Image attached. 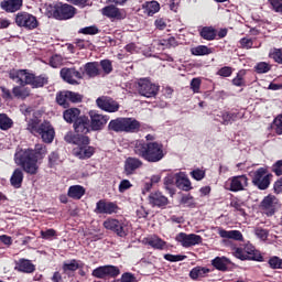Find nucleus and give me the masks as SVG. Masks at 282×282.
<instances>
[{
    "instance_id": "79ce46f5",
    "label": "nucleus",
    "mask_w": 282,
    "mask_h": 282,
    "mask_svg": "<svg viewBox=\"0 0 282 282\" xmlns=\"http://www.w3.org/2000/svg\"><path fill=\"white\" fill-rule=\"evenodd\" d=\"M237 112H223L221 118H223V124H232V122L237 121Z\"/></svg>"
},
{
    "instance_id": "20e7f679",
    "label": "nucleus",
    "mask_w": 282,
    "mask_h": 282,
    "mask_svg": "<svg viewBox=\"0 0 282 282\" xmlns=\"http://www.w3.org/2000/svg\"><path fill=\"white\" fill-rule=\"evenodd\" d=\"M9 78L20 85L25 87V85H31L33 88L44 87L47 85V77L35 76L34 74L28 72V69H12L9 72Z\"/></svg>"
},
{
    "instance_id": "6e6d98bb",
    "label": "nucleus",
    "mask_w": 282,
    "mask_h": 282,
    "mask_svg": "<svg viewBox=\"0 0 282 282\" xmlns=\"http://www.w3.org/2000/svg\"><path fill=\"white\" fill-rule=\"evenodd\" d=\"M273 128L278 135H282V115H279L273 121Z\"/></svg>"
},
{
    "instance_id": "8fccbe9b",
    "label": "nucleus",
    "mask_w": 282,
    "mask_h": 282,
    "mask_svg": "<svg viewBox=\"0 0 282 282\" xmlns=\"http://www.w3.org/2000/svg\"><path fill=\"white\" fill-rule=\"evenodd\" d=\"M104 269L106 271V276L116 278V276L120 275V269H118V267L104 265Z\"/></svg>"
},
{
    "instance_id": "774afa93",
    "label": "nucleus",
    "mask_w": 282,
    "mask_h": 282,
    "mask_svg": "<svg viewBox=\"0 0 282 282\" xmlns=\"http://www.w3.org/2000/svg\"><path fill=\"white\" fill-rule=\"evenodd\" d=\"M272 171H273V173H275V175H282V160L276 161L273 164Z\"/></svg>"
},
{
    "instance_id": "bf43d9fd",
    "label": "nucleus",
    "mask_w": 282,
    "mask_h": 282,
    "mask_svg": "<svg viewBox=\"0 0 282 282\" xmlns=\"http://www.w3.org/2000/svg\"><path fill=\"white\" fill-rule=\"evenodd\" d=\"M164 259L166 261H171L172 263H175L177 261H184L186 259V256H181V254L174 256V254H171V253H166L164 256Z\"/></svg>"
},
{
    "instance_id": "c756f323",
    "label": "nucleus",
    "mask_w": 282,
    "mask_h": 282,
    "mask_svg": "<svg viewBox=\"0 0 282 282\" xmlns=\"http://www.w3.org/2000/svg\"><path fill=\"white\" fill-rule=\"evenodd\" d=\"M63 118L68 123H75L80 118V110L78 108H69L64 111Z\"/></svg>"
},
{
    "instance_id": "9b49d317",
    "label": "nucleus",
    "mask_w": 282,
    "mask_h": 282,
    "mask_svg": "<svg viewBox=\"0 0 282 282\" xmlns=\"http://www.w3.org/2000/svg\"><path fill=\"white\" fill-rule=\"evenodd\" d=\"M102 17H107L111 21H122L127 19V11L124 9L117 8L116 4H108L101 9Z\"/></svg>"
},
{
    "instance_id": "a211bd4d",
    "label": "nucleus",
    "mask_w": 282,
    "mask_h": 282,
    "mask_svg": "<svg viewBox=\"0 0 282 282\" xmlns=\"http://www.w3.org/2000/svg\"><path fill=\"white\" fill-rule=\"evenodd\" d=\"M142 241L145 246H150L154 250H165L166 248V241L162 240V238L158 236H149L143 238Z\"/></svg>"
},
{
    "instance_id": "423d86ee",
    "label": "nucleus",
    "mask_w": 282,
    "mask_h": 282,
    "mask_svg": "<svg viewBox=\"0 0 282 282\" xmlns=\"http://www.w3.org/2000/svg\"><path fill=\"white\" fill-rule=\"evenodd\" d=\"M104 228L111 230L118 237H127L129 235V221L124 219L108 218L104 221Z\"/></svg>"
},
{
    "instance_id": "2eb2a0df",
    "label": "nucleus",
    "mask_w": 282,
    "mask_h": 282,
    "mask_svg": "<svg viewBox=\"0 0 282 282\" xmlns=\"http://www.w3.org/2000/svg\"><path fill=\"white\" fill-rule=\"evenodd\" d=\"M96 102L99 109H102V111H107L108 113H116V111L120 109V104L109 97H99Z\"/></svg>"
},
{
    "instance_id": "ddd939ff",
    "label": "nucleus",
    "mask_w": 282,
    "mask_h": 282,
    "mask_svg": "<svg viewBox=\"0 0 282 282\" xmlns=\"http://www.w3.org/2000/svg\"><path fill=\"white\" fill-rule=\"evenodd\" d=\"M120 210V207L113 202H107L105 199H100L96 204L95 213L97 215H115Z\"/></svg>"
},
{
    "instance_id": "58836bf2",
    "label": "nucleus",
    "mask_w": 282,
    "mask_h": 282,
    "mask_svg": "<svg viewBox=\"0 0 282 282\" xmlns=\"http://www.w3.org/2000/svg\"><path fill=\"white\" fill-rule=\"evenodd\" d=\"M56 102L64 107V109H67L69 107V97L67 95V90L61 91L56 95Z\"/></svg>"
},
{
    "instance_id": "5fc2aeb1",
    "label": "nucleus",
    "mask_w": 282,
    "mask_h": 282,
    "mask_svg": "<svg viewBox=\"0 0 282 282\" xmlns=\"http://www.w3.org/2000/svg\"><path fill=\"white\" fill-rule=\"evenodd\" d=\"M100 67H101L102 72L106 74H110L111 72H113V65L111 64V61H109V59L101 61Z\"/></svg>"
},
{
    "instance_id": "f8f14e48",
    "label": "nucleus",
    "mask_w": 282,
    "mask_h": 282,
    "mask_svg": "<svg viewBox=\"0 0 282 282\" xmlns=\"http://www.w3.org/2000/svg\"><path fill=\"white\" fill-rule=\"evenodd\" d=\"M90 117V129L93 131H102L105 127L107 126V122H109V116L107 115H100L95 110L89 111Z\"/></svg>"
},
{
    "instance_id": "7ed1b4c3",
    "label": "nucleus",
    "mask_w": 282,
    "mask_h": 282,
    "mask_svg": "<svg viewBox=\"0 0 282 282\" xmlns=\"http://www.w3.org/2000/svg\"><path fill=\"white\" fill-rule=\"evenodd\" d=\"M134 153L145 160V162H160L164 159V145L158 141L144 142L135 141L134 142Z\"/></svg>"
},
{
    "instance_id": "de8ad7c7",
    "label": "nucleus",
    "mask_w": 282,
    "mask_h": 282,
    "mask_svg": "<svg viewBox=\"0 0 282 282\" xmlns=\"http://www.w3.org/2000/svg\"><path fill=\"white\" fill-rule=\"evenodd\" d=\"M269 265L272 270H282V259L274 256L269 259Z\"/></svg>"
},
{
    "instance_id": "09e8293b",
    "label": "nucleus",
    "mask_w": 282,
    "mask_h": 282,
    "mask_svg": "<svg viewBox=\"0 0 282 282\" xmlns=\"http://www.w3.org/2000/svg\"><path fill=\"white\" fill-rule=\"evenodd\" d=\"M64 61L65 59L63 58V55L55 54V55L51 56L50 65H51V67H54V68L61 67V65H63Z\"/></svg>"
},
{
    "instance_id": "0e129e2a",
    "label": "nucleus",
    "mask_w": 282,
    "mask_h": 282,
    "mask_svg": "<svg viewBox=\"0 0 282 282\" xmlns=\"http://www.w3.org/2000/svg\"><path fill=\"white\" fill-rule=\"evenodd\" d=\"M93 276H96V279H105L107 276V273L105 271V267H99L93 271Z\"/></svg>"
},
{
    "instance_id": "cd10ccee",
    "label": "nucleus",
    "mask_w": 282,
    "mask_h": 282,
    "mask_svg": "<svg viewBox=\"0 0 282 282\" xmlns=\"http://www.w3.org/2000/svg\"><path fill=\"white\" fill-rule=\"evenodd\" d=\"M84 72L89 78H96V76H100V68L98 67V62H89L85 64Z\"/></svg>"
},
{
    "instance_id": "b1692460",
    "label": "nucleus",
    "mask_w": 282,
    "mask_h": 282,
    "mask_svg": "<svg viewBox=\"0 0 282 282\" xmlns=\"http://www.w3.org/2000/svg\"><path fill=\"white\" fill-rule=\"evenodd\" d=\"M176 186L181 191H191L193 188L191 180L184 172L176 173Z\"/></svg>"
},
{
    "instance_id": "13d9d810",
    "label": "nucleus",
    "mask_w": 282,
    "mask_h": 282,
    "mask_svg": "<svg viewBox=\"0 0 282 282\" xmlns=\"http://www.w3.org/2000/svg\"><path fill=\"white\" fill-rule=\"evenodd\" d=\"M234 256L240 261H248V256H246V250L243 248H236L234 250Z\"/></svg>"
},
{
    "instance_id": "864d4df0",
    "label": "nucleus",
    "mask_w": 282,
    "mask_h": 282,
    "mask_svg": "<svg viewBox=\"0 0 282 282\" xmlns=\"http://www.w3.org/2000/svg\"><path fill=\"white\" fill-rule=\"evenodd\" d=\"M270 56L271 58H273L275 63H279V65H282V48H274L270 53Z\"/></svg>"
},
{
    "instance_id": "412c9836",
    "label": "nucleus",
    "mask_w": 282,
    "mask_h": 282,
    "mask_svg": "<svg viewBox=\"0 0 282 282\" xmlns=\"http://www.w3.org/2000/svg\"><path fill=\"white\" fill-rule=\"evenodd\" d=\"M149 202L151 206H156L158 208H162L169 204V198L164 196L160 192H153L149 195Z\"/></svg>"
},
{
    "instance_id": "f3484780",
    "label": "nucleus",
    "mask_w": 282,
    "mask_h": 282,
    "mask_svg": "<svg viewBox=\"0 0 282 282\" xmlns=\"http://www.w3.org/2000/svg\"><path fill=\"white\" fill-rule=\"evenodd\" d=\"M65 142L68 144H76L80 147V144H89V137L83 134H74V132H67L64 137Z\"/></svg>"
},
{
    "instance_id": "ea45409f",
    "label": "nucleus",
    "mask_w": 282,
    "mask_h": 282,
    "mask_svg": "<svg viewBox=\"0 0 282 282\" xmlns=\"http://www.w3.org/2000/svg\"><path fill=\"white\" fill-rule=\"evenodd\" d=\"M192 54L194 56H208V54H213V48H208L206 45H199L192 48Z\"/></svg>"
},
{
    "instance_id": "e2e57ef3",
    "label": "nucleus",
    "mask_w": 282,
    "mask_h": 282,
    "mask_svg": "<svg viewBox=\"0 0 282 282\" xmlns=\"http://www.w3.org/2000/svg\"><path fill=\"white\" fill-rule=\"evenodd\" d=\"M254 235H256V237H258V239H261V241H265V239H268L269 232L267 229L256 228Z\"/></svg>"
},
{
    "instance_id": "9d476101",
    "label": "nucleus",
    "mask_w": 282,
    "mask_h": 282,
    "mask_svg": "<svg viewBox=\"0 0 282 282\" xmlns=\"http://www.w3.org/2000/svg\"><path fill=\"white\" fill-rule=\"evenodd\" d=\"M138 91L141 96H144L145 98H154V96H158L160 87L151 83V80L143 78L140 79L138 83Z\"/></svg>"
},
{
    "instance_id": "72a5a7b5",
    "label": "nucleus",
    "mask_w": 282,
    "mask_h": 282,
    "mask_svg": "<svg viewBox=\"0 0 282 282\" xmlns=\"http://www.w3.org/2000/svg\"><path fill=\"white\" fill-rule=\"evenodd\" d=\"M11 186L14 188H21V184H23V171L21 169H15L11 178Z\"/></svg>"
},
{
    "instance_id": "338daca9",
    "label": "nucleus",
    "mask_w": 282,
    "mask_h": 282,
    "mask_svg": "<svg viewBox=\"0 0 282 282\" xmlns=\"http://www.w3.org/2000/svg\"><path fill=\"white\" fill-rule=\"evenodd\" d=\"M270 6H272V9L274 12H282V1L281 0H268Z\"/></svg>"
},
{
    "instance_id": "0eeeda50",
    "label": "nucleus",
    "mask_w": 282,
    "mask_h": 282,
    "mask_svg": "<svg viewBox=\"0 0 282 282\" xmlns=\"http://www.w3.org/2000/svg\"><path fill=\"white\" fill-rule=\"evenodd\" d=\"M251 177L253 186H257L260 191H265L270 186L272 174L268 172V167H259L252 172Z\"/></svg>"
},
{
    "instance_id": "1a4fd4ad",
    "label": "nucleus",
    "mask_w": 282,
    "mask_h": 282,
    "mask_svg": "<svg viewBox=\"0 0 282 282\" xmlns=\"http://www.w3.org/2000/svg\"><path fill=\"white\" fill-rule=\"evenodd\" d=\"M62 80L68 83V85H80L79 80H83V73L78 72L76 67H64L59 72Z\"/></svg>"
},
{
    "instance_id": "6e6552de",
    "label": "nucleus",
    "mask_w": 282,
    "mask_h": 282,
    "mask_svg": "<svg viewBox=\"0 0 282 282\" xmlns=\"http://www.w3.org/2000/svg\"><path fill=\"white\" fill-rule=\"evenodd\" d=\"M15 24L18 28H24L25 30H36L39 28V20L28 12H19L15 15Z\"/></svg>"
},
{
    "instance_id": "680f3d73",
    "label": "nucleus",
    "mask_w": 282,
    "mask_h": 282,
    "mask_svg": "<svg viewBox=\"0 0 282 282\" xmlns=\"http://www.w3.org/2000/svg\"><path fill=\"white\" fill-rule=\"evenodd\" d=\"M217 75L223 76L224 78H228L229 76H232V67H230V66L221 67L217 72Z\"/></svg>"
},
{
    "instance_id": "4be33fe9",
    "label": "nucleus",
    "mask_w": 282,
    "mask_h": 282,
    "mask_svg": "<svg viewBox=\"0 0 282 282\" xmlns=\"http://www.w3.org/2000/svg\"><path fill=\"white\" fill-rule=\"evenodd\" d=\"M0 8L6 12H19L23 8V0H3Z\"/></svg>"
},
{
    "instance_id": "37998d69",
    "label": "nucleus",
    "mask_w": 282,
    "mask_h": 282,
    "mask_svg": "<svg viewBox=\"0 0 282 282\" xmlns=\"http://www.w3.org/2000/svg\"><path fill=\"white\" fill-rule=\"evenodd\" d=\"M274 204H276V197L267 196L262 200V208H264L265 210H274Z\"/></svg>"
},
{
    "instance_id": "a19ab883",
    "label": "nucleus",
    "mask_w": 282,
    "mask_h": 282,
    "mask_svg": "<svg viewBox=\"0 0 282 282\" xmlns=\"http://www.w3.org/2000/svg\"><path fill=\"white\" fill-rule=\"evenodd\" d=\"M12 119H10V117H8V115L6 113H0V129L2 131H8V129L12 128Z\"/></svg>"
},
{
    "instance_id": "f03ea898",
    "label": "nucleus",
    "mask_w": 282,
    "mask_h": 282,
    "mask_svg": "<svg viewBox=\"0 0 282 282\" xmlns=\"http://www.w3.org/2000/svg\"><path fill=\"white\" fill-rule=\"evenodd\" d=\"M47 155V149L44 144H35L34 150L18 148L14 153V162L29 175L39 173V162Z\"/></svg>"
},
{
    "instance_id": "052dcab7",
    "label": "nucleus",
    "mask_w": 282,
    "mask_h": 282,
    "mask_svg": "<svg viewBox=\"0 0 282 282\" xmlns=\"http://www.w3.org/2000/svg\"><path fill=\"white\" fill-rule=\"evenodd\" d=\"M202 87L200 78H193L191 82V89L194 94H199V89Z\"/></svg>"
},
{
    "instance_id": "dca6fc26",
    "label": "nucleus",
    "mask_w": 282,
    "mask_h": 282,
    "mask_svg": "<svg viewBox=\"0 0 282 282\" xmlns=\"http://www.w3.org/2000/svg\"><path fill=\"white\" fill-rule=\"evenodd\" d=\"M229 191L231 193H239V191H246L248 186V176L238 175L228 180Z\"/></svg>"
},
{
    "instance_id": "e433bc0d",
    "label": "nucleus",
    "mask_w": 282,
    "mask_h": 282,
    "mask_svg": "<svg viewBox=\"0 0 282 282\" xmlns=\"http://www.w3.org/2000/svg\"><path fill=\"white\" fill-rule=\"evenodd\" d=\"M200 36L202 39H205V41H215V37L217 36V31H215L212 26H204L200 30Z\"/></svg>"
},
{
    "instance_id": "a878e982",
    "label": "nucleus",
    "mask_w": 282,
    "mask_h": 282,
    "mask_svg": "<svg viewBox=\"0 0 282 282\" xmlns=\"http://www.w3.org/2000/svg\"><path fill=\"white\" fill-rule=\"evenodd\" d=\"M140 130V121L133 118H123V133H135Z\"/></svg>"
},
{
    "instance_id": "69168bd1",
    "label": "nucleus",
    "mask_w": 282,
    "mask_h": 282,
    "mask_svg": "<svg viewBox=\"0 0 282 282\" xmlns=\"http://www.w3.org/2000/svg\"><path fill=\"white\" fill-rule=\"evenodd\" d=\"M42 239H52L53 237H56V230L54 229H47L45 231L40 232Z\"/></svg>"
},
{
    "instance_id": "f257e3e1",
    "label": "nucleus",
    "mask_w": 282,
    "mask_h": 282,
    "mask_svg": "<svg viewBox=\"0 0 282 282\" xmlns=\"http://www.w3.org/2000/svg\"><path fill=\"white\" fill-rule=\"evenodd\" d=\"M20 111L25 116L28 122L26 129L30 133L41 135L43 142H46V144L54 141V128L47 121L41 123V111L34 110V108L28 105H21Z\"/></svg>"
},
{
    "instance_id": "49530a36",
    "label": "nucleus",
    "mask_w": 282,
    "mask_h": 282,
    "mask_svg": "<svg viewBox=\"0 0 282 282\" xmlns=\"http://www.w3.org/2000/svg\"><path fill=\"white\" fill-rule=\"evenodd\" d=\"M243 76H246V70H240L232 79V85L236 87H246V80H243Z\"/></svg>"
},
{
    "instance_id": "c85d7f7f",
    "label": "nucleus",
    "mask_w": 282,
    "mask_h": 282,
    "mask_svg": "<svg viewBox=\"0 0 282 282\" xmlns=\"http://www.w3.org/2000/svg\"><path fill=\"white\" fill-rule=\"evenodd\" d=\"M109 131L115 133H124V118L112 119L108 124Z\"/></svg>"
},
{
    "instance_id": "f704fd0d",
    "label": "nucleus",
    "mask_w": 282,
    "mask_h": 282,
    "mask_svg": "<svg viewBox=\"0 0 282 282\" xmlns=\"http://www.w3.org/2000/svg\"><path fill=\"white\" fill-rule=\"evenodd\" d=\"M144 13L148 14V17H153V14H156V12H160V2L159 1H150L145 2L143 4Z\"/></svg>"
},
{
    "instance_id": "4c0bfd02",
    "label": "nucleus",
    "mask_w": 282,
    "mask_h": 282,
    "mask_svg": "<svg viewBox=\"0 0 282 282\" xmlns=\"http://www.w3.org/2000/svg\"><path fill=\"white\" fill-rule=\"evenodd\" d=\"M12 94L15 98H20L21 100H25L30 96V88L15 86L12 89Z\"/></svg>"
},
{
    "instance_id": "2f4dec72",
    "label": "nucleus",
    "mask_w": 282,
    "mask_h": 282,
    "mask_svg": "<svg viewBox=\"0 0 282 282\" xmlns=\"http://www.w3.org/2000/svg\"><path fill=\"white\" fill-rule=\"evenodd\" d=\"M17 270H19V272L32 274V272H34V270H36V268L32 264V262L30 260L21 259L18 262Z\"/></svg>"
},
{
    "instance_id": "c03bdc74",
    "label": "nucleus",
    "mask_w": 282,
    "mask_h": 282,
    "mask_svg": "<svg viewBox=\"0 0 282 282\" xmlns=\"http://www.w3.org/2000/svg\"><path fill=\"white\" fill-rule=\"evenodd\" d=\"M177 184V174H169L164 178V186L167 191H173V185Z\"/></svg>"
},
{
    "instance_id": "4468645a",
    "label": "nucleus",
    "mask_w": 282,
    "mask_h": 282,
    "mask_svg": "<svg viewBox=\"0 0 282 282\" xmlns=\"http://www.w3.org/2000/svg\"><path fill=\"white\" fill-rule=\"evenodd\" d=\"M176 241H178L183 248H191L193 246H199L203 239L199 235L181 232L176 236Z\"/></svg>"
},
{
    "instance_id": "3c124183",
    "label": "nucleus",
    "mask_w": 282,
    "mask_h": 282,
    "mask_svg": "<svg viewBox=\"0 0 282 282\" xmlns=\"http://www.w3.org/2000/svg\"><path fill=\"white\" fill-rule=\"evenodd\" d=\"M256 72L257 74H268V72H270V69L272 68L270 66V64L265 63V62H260L256 65Z\"/></svg>"
},
{
    "instance_id": "7c9ffc66",
    "label": "nucleus",
    "mask_w": 282,
    "mask_h": 282,
    "mask_svg": "<svg viewBox=\"0 0 282 282\" xmlns=\"http://www.w3.org/2000/svg\"><path fill=\"white\" fill-rule=\"evenodd\" d=\"M67 195L70 199H82L85 195V187L80 185H73L68 188Z\"/></svg>"
},
{
    "instance_id": "aec40b11",
    "label": "nucleus",
    "mask_w": 282,
    "mask_h": 282,
    "mask_svg": "<svg viewBox=\"0 0 282 282\" xmlns=\"http://www.w3.org/2000/svg\"><path fill=\"white\" fill-rule=\"evenodd\" d=\"M94 153V148L89 147V144H80L78 148L74 149V155L79 158V160H89Z\"/></svg>"
},
{
    "instance_id": "6ab92c4d",
    "label": "nucleus",
    "mask_w": 282,
    "mask_h": 282,
    "mask_svg": "<svg viewBox=\"0 0 282 282\" xmlns=\"http://www.w3.org/2000/svg\"><path fill=\"white\" fill-rule=\"evenodd\" d=\"M73 127L76 133H89V129H91V123L88 117L82 116L76 120Z\"/></svg>"
},
{
    "instance_id": "393cba45",
    "label": "nucleus",
    "mask_w": 282,
    "mask_h": 282,
    "mask_svg": "<svg viewBox=\"0 0 282 282\" xmlns=\"http://www.w3.org/2000/svg\"><path fill=\"white\" fill-rule=\"evenodd\" d=\"M142 166L140 159L128 158L124 163V171L127 175H133V172L138 171Z\"/></svg>"
},
{
    "instance_id": "473e14b6",
    "label": "nucleus",
    "mask_w": 282,
    "mask_h": 282,
    "mask_svg": "<svg viewBox=\"0 0 282 282\" xmlns=\"http://www.w3.org/2000/svg\"><path fill=\"white\" fill-rule=\"evenodd\" d=\"M210 272V269L205 268V267H195L194 269L191 270L189 276L193 279V281H197L198 279H202L206 276Z\"/></svg>"
},
{
    "instance_id": "bb28decb",
    "label": "nucleus",
    "mask_w": 282,
    "mask_h": 282,
    "mask_svg": "<svg viewBox=\"0 0 282 282\" xmlns=\"http://www.w3.org/2000/svg\"><path fill=\"white\" fill-rule=\"evenodd\" d=\"M243 249L245 254L247 256V261H263V257L257 249H254V246L247 245Z\"/></svg>"
},
{
    "instance_id": "a18cd8bd",
    "label": "nucleus",
    "mask_w": 282,
    "mask_h": 282,
    "mask_svg": "<svg viewBox=\"0 0 282 282\" xmlns=\"http://www.w3.org/2000/svg\"><path fill=\"white\" fill-rule=\"evenodd\" d=\"M243 206L246 205L239 198H232L230 202V207L237 210V213H240L241 215H246Z\"/></svg>"
},
{
    "instance_id": "5701e85b",
    "label": "nucleus",
    "mask_w": 282,
    "mask_h": 282,
    "mask_svg": "<svg viewBox=\"0 0 282 282\" xmlns=\"http://www.w3.org/2000/svg\"><path fill=\"white\" fill-rule=\"evenodd\" d=\"M218 235L221 239H232L234 241H243V234L239 230H226V229H218Z\"/></svg>"
},
{
    "instance_id": "4d7b16f0",
    "label": "nucleus",
    "mask_w": 282,
    "mask_h": 282,
    "mask_svg": "<svg viewBox=\"0 0 282 282\" xmlns=\"http://www.w3.org/2000/svg\"><path fill=\"white\" fill-rule=\"evenodd\" d=\"M66 94L68 97V102H80V100H83V96H80V94L69 90H66Z\"/></svg>"
},
{
    "instance_id": "c9c22d12",
    "label": "nucleus",
    "mask_w": 282,
    "mask_h": 282,
    "mask_svg": "<svg viewBox=\"0 0 282 282\" xmlns=\"http://www.w3.org/2000/svg\"><path fill=\"white\" fill-rule=\"evenodd\" d=\"M228 263H230V261L226 257H217L212 261V265L221 272L228 270Z\"/></svg>"
},
{
    "instance_id": "39448f33",
    "label": "nucleus",
    "mask_w": 282,
    "mask_h": 282,
    "mask_svg": "<svg viewBox=\"0 0 282 282\" xmlns=\"http://www.w3.org/2000/svg\"><path fill=\"white\" fill-rule=\"evenodd\" d=\"M44 10L45 17L48 19H57V21L74 19L76 14V8L69 4H63V2L45 4Z\"/></svg>"
},
{
    "instance_id": "603ef678",
    "label": "nucleus",
    "mask_w": 282,
    "mask_h": 282,
    "mask_svg": "<svg viewBox=\"0 0 282 282\" xmlns=\"http://www.w3.org/2000/svg\"><path fill=\"white\" fill-rule=\"evenodd\" d=\"M79 265L76 260H72L70 262H66L63 264L64 272H76L78 270Z\"/></svg>"
}]
</instances>
